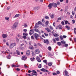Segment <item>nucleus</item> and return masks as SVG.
Wrapping results in <instances>:
<instances>
[{
	"label": "nucleus",
	"mask_w": 76,
	"mask_h": 76,
	"mask_svg": "<svg viewBox=\"0 0 76 76\" xmlns=\"http://www.w3.org/2000/svg\"><path fill=\"white\" fill-rule=\"evenodd\" d=\"M60 2H58V1L57 2V4H58V5H60Z\"/></svg>",
	"instance_id": "0e129e2a"
},
{
	"label": "nucleus",
	"mask_w": 76,
	"mask_h": 76,
	"mask_svg": "<svg viewBox=\"0 0 76 76\" xmlns=\"http://www.w3.org/2000/svg\"><path fill=\"white\" fill-rule=\"evenodd\" d=\"M44 34L46 37H48V34L44 33Z\"/></svg>",
	"instance_id": "a19ab883"
},
{
	"label": "nucleus",
	"mask_w": 76,
	"mask_h": 76,
	"mask_svg": "<svg viewBox=\"0 0 76 76\" xmlns=\"http://www.w3.org/2000/svg\"><path fill=\"white\" fill-rule=\"evenodd\" d=\"M43 63H44L45 64H47V61L46 60H45L43 61Z\"/></svg>",
	"instance_id": "412c9836"
},
{
	"label": "nucleus",
	"mask_w": 76,
	"mask_h": 76,
	"mask_svg": "<svg viewBox=\"0 0 76 76\" xmlns=\"http://www.w3.org/2000/svg\"><path fill=\"white\" fill-rule=\"evenodd\" d=\"M20 69H19L18 68H17L16 69V70H17V71H20Z\"/></svg>",
	"instance_id": "13d9d810"
},
{
	"label": "nucleus",
	"mask_w": 76,
	"mask_h": 76,
	"mask_svg": "<svg viewBox=\"0 0 76 76\" xmlns=\"http://www.w3.org/2000/svg\"><path fill=\"white\" fill-rule=\"evenodd\" d=\"M9 17H8V18L5 17V19H6V20H9Z\"/></svg>",
	"instance_id": "de8ad7c7"
},
{
	"label": "nucleus",
	"mask_w": 76,
	"mask_h": 76,
	"mask_svg": "<svg viewBox=\"0 0 76 76\" xmlns=\"http://www.w3.org/2000/svg\"><path fill=\"white\" fill-rule=\"evenodd\" d=\"M64 73L65 75V76H67V75H68V72L66 70L64 71Z\"/></svg>",
	"instance_id": "6ab92c4d"
},
{
	"label": "nucleus",
	"mask_w": 76,
	"mask_h": 76,
	"mask_svg": "<svg viewBox=\"0 0 76 76\" xmlns=\"http://www.w3.org/2000/svg\"><path fill=\"white\" fill-rule=\"evenodd\" d=\"M60 38L61 39V40H63V37H62V36H60Z\"/></svg>",
	"instance_id": "a18cd8bd"
},
{
	"label": "nucleus",
	"mask_w": 76,
	"mask_h": 76,
	"mask_svg": "<svg viewBox=\"0 0 76 76\" xmlns=\"http://www.w3.org/2000/svg\"><path fill=\"white\" fill-rule=\"evenodd\" d=\"M42 67V66H41V64H39L38 66L39 68H41Z\"/></svg>",
	"instance_id": "49530a36"
},
{
	"label": "nucleus",
	"mask_w": 76,
	"mask_h": 76,
	"mask_svg": "<svg viewBox=\"0 0 76 76\" xmlns=\"http://www.w3.org/2000/svg\"><path fill=\"white\" fill-rule=\"evenodd\" d=\"M48 49L49 50V51H51V47L50 46H49L48 47Z\"/></svg>",
	"instance_id": "473e14b6"
},
{
	"label": "nucleus",
	"mask_w": 76,
	"mask_h": 76,
	"mask_svg": "<svg viewBox=\"0 0 76 76\" xmlns=\"http://www.w3.org/2000/svg\"><path fill=\"white\" fill-rule=\"evenodd\" d=\"M40 9V7L39 6H38L36 7H34V10H39Z\"/></svg>",
	"instance_id": "f03ea898"
},
{
	"label": "nucleus",
	"mask_w": 76,
	"mask_h": 76,
	"mask_svg": "<svg viewBox=\"0 0 76 76\" xmlns=\"http://www.w3.org/2000/svg\"><path fill=\"white\" fill-rule=\"evenodd\" d=\"M31 72H32V73H37V72H36V71H35V70H33L31 71Z\"/></svg>",
	"instance_id": "c85d7f7f"
},
{
	"label": "nucleus",
	"mask_w": 76,
	"mask_h": 76,
	"mask_svg": "<svg viewBox=\"0 0 76 76\" xmlns=\"http://www.w3.org/2000/svg\"><path fill=\"white\" fill-rule=\"evenodd\" d=\"M34 48V47L32 45H30L29 47V49L31 50H32Z\"/></svg>",
	"instance_id": "dca6fc26"
},
{
	"label": "nucleus",
	"mask_w": 76,
	"mask_h": 76,
	"mask_svg": "<svg viewBox=\"0 0 76 76\" xmlns=\"http://www.w3.org/2000/svg\"><path fill=\"white\" fill-rule=\"evenodd\" d=\"M63 38H66V37H67V36H66L63 35Z\"/></svg>",
	"instance_id": "052dcab7"
},
{
	"label": "nucleus",
	"mask_w": 76,
	"mask_h": 76,
	"mask_svg": "<svg viewBox=\"0 0 76 76\" xmlns=\"http://www.w3.org/2000/svg\"><path fill=\"white\" fill-rule=\"evenodd\" d=\"M56 73V75H57V74H59V73H60V72L57 71Z\"/></svg>",
	"instance_id": "774afa93"
},
{
	"label": "nucleus",
	"mask_w": 76,
	"mask_h": 76,
	"mask_svg": "<svg viewBox=\"0 0 76 76\" xmlns=\"http://www.w3.org/2000/svg\"><path fill=\"white\" fill-rule=\"evenodd\" d=\"M41 71H42V72H44L45 71V69L44 68H42L40 69Z\"/></svg>",
	"instance_id": "2f4dec72"
},
{
	"label": "nucleus",
	"mask_w": 76,
	"mask_h": 76,
	"mask_svg": "<svg viewBox=\"0 0 76 76\" xmlns=\"http://www.w3.org/2000/svg\"><path fill=\"white\" fill-rule=\"evenodd\" d=\"M57 44L59 45V46H60L61 45V42H58L57 43Z\"/></svg>",
	"instance_id": "4c0bfd02"
},
{
	"label": "nucleus",
	"mask_w": 76,
	"mask_h": 76,
	"mask_svg": "<svg viewBox=\"0 0 76 76\" xmlns=\"http://www.w3.org/2000/svg\"><path fill=\"white\" fill-rule=\"evenodd\" d=\"M34 37L36 39H37H37H38V37H39V35L37 33L34 34Z\"/></svg>",
	"instance_id": "20e7f679"
},
{
	"label": "nucleus",
	"mask_w": 76,
	"mask_h": 76,
	"mask_svg": "<svg viewBox=\"0 0 76 76\" xmlns=\"http://www.w3.org/2000/svg\"><path fill=\"white\" fill-rule=\"evenodd\" d=\"M61 42L62 44H66V42L64 40L61 41Z\"/></svg>",
	"instance_id": "aec40b11"
},
{
	"label": "nucleus",
	"mask_w": 76,
	"mask_h": 76,
	"mask_svg": "<svg viewBox=\"0 0 76 76\" xmlns=\"http://www.w3.org/2000/svg\"><path fill=\"white\" fill-rule=\"evenodd\" d=\"M61 18H58L57 21H58V20H61Z\"/></svg>",
	"instance_id": "864d4df0"
},
{
	"label": "nucleus",
	"mask_w": 76,
	"mask_h": 76,
	"mask_svg": "<svg viewBox=\"0 0 76 76\" xmlns=\"http://www.w3.org/2000/svg\"><path fill=\"white\" fill-rule=\"evenodd\" d=\"M72 15H73V16L75 15V12H74L73 11H72Z\"/></svg>",
	"instance_id": "680f3d73"
},
{
	"label": "nucleus",
	"mask_w": 76,
	"mask_h": 76,
	"mask_svg": "<svg viewBox=\"0 0 76 76\" xmlns=\"http://www.w3.org/2000/svg\"><path fill=\"white\" fill-rule=\"evenodd\" d=\"M31 75H34V76H37L38 75V74L37 73H31Z\"/></svg>",
	"instance_id": "c756f323"
},
{
	"label": "nucleus",
	"mask_w": 76,
	"mask_h": 76,
	"mask_svg": "<svg viewBox=\"0 0 76 76\" xmlns=\"http://www.w3.org/2000/svg\"><path fill=\"white\" fill-rule=\"evenodd\" d=\"M44 43H47V44H49V41H48V39H44Z\"/></svg>",
	"instance_id": "1a4fd4ad"
},
{
	"label": "nucleus",
	"mask_w": 76,
	"mask_h": 76,
	"mask_svg": "<svg viewBox=\"0 0 76 76\" xmlns=\"http://www.w3.org/2000/svg\"><path fill=\"white\" fill-rule=\"evenodd\" d=\"M72 23H75V20H72Z\"/></svg>",
	"instance_id": "603ef678"
},
{
	"label": "nucleus",
	"mask_w": 76,
	"mask_h": 76,
	"mask_svg": "<svg viewBox=\"0 0 76 76\" xmlns=\"http://www.w3.org/2000/svg\"><path fill=\"white\" fill-rule=\"evenodd\" d=\"M45 29L46 30H47V31L48 32H50V29H49V28H45Z\"/></svg>",
	"instance_id": "f3484780"
},
{
	"label": "nucleus",
	"mask_w": 76,
	"mask_h": 76,
	"mask_svg": "<svg viewBox=\"0 0 76 76\" xmlns=\"http://www.w3.org/2000/svg\"><path fill=\"white\" fill-rule=\"evenodd\" d=\"M50 17L51 18H54V14H53L52 15L50 16Z\"/></svg>",
	"instance_id": "c03bdc74"
},
{
	"label": "nucleus",
	"mask_w": 76,
	"mask_h": 76,
	"mask_svg": "<svg viewBox=\"0 0 76 76\" xmlns=\"http://www.w3.org/2000/svg\"><path fill=\"white\" fill-rule=\"evenodd\" d=\"M52 5L54 7H57V4L56 3H53L52 4Z\"/></svg>",
	"instance_id": "9d476101"
},
{
	"label": "nucleus",
	"mask_w": 76,
	"mask_h": 76,
	"mask_svg": "<svg viewBox=\"0 0 76 76\" xmlns=\"http://www.w3.org/2000/svg\"><path fill=\"white\" fill-rule=\"evenodd\" d=\"M54 37H59V34H55L54 35Z\"/></svg>",
	"instance_id": "4be33fe9"
},
{
	"label": "nucleus",
	"mask_w": 76,
	"mask_h": 76,
	"mask_svg": "<svg viewBox=\"0 0 76 76\" xmlns=\"http://www.w3.org/2000/svg\"><path fill=\"white\" fill-rule=\"evenodd\" d=\"M27 56H29L30 54V51L28 50L26 52Z\"/></svg>",
	"instance_id": "ddd939ff"
},
{
	"label": "nucleus",
	"mask_w": 76,
	"mask_h": 76,
	"mask_svg": "<svg viewBox=\"0 0 76 76\" xmlns=\"http://www.w3.org/2000/svg\"><path fill=\"white\" fill-rule=\"evenodd\" d=\"M53 75H54V76L57 75V73H56L53 72Z\"/></svg>",
	"instance_id": "09e8293b"
},
{
	"label": "nucleus",
	"mask_w": 76,
	"mask_h": 76,
	"mask_svg": "<svg viewBox=\"0 0 76 76\" xmlns=\"http://www.w3.org/2000/svg\"><path fill=\"white\" fill-rule=\"evenodd\" d=\"M22 60H26V56H23L22 58Z\"/></svg>",
	"instance_id": "6e6552de"
},
{
	"label": "nucleus",
	"mask_w": 76,
	"mask_h": 76,
	"mask_svg": "<svg viewBox=\"0 0 76 76\" xmlns=\"http://www.w3.org/2000/svg\"><path fill=\"white\" fill-rule=\"evenodd\" d=\"M38 24H39L40 25H41L42 24V23H41V21H39L38 22Z\"/></svg>",
	"instance_id": "4d7b16f0"
},
{
	"label": "nucleus",
	"mask_w": 76,
	"mask_h": 76,
	"mask_svg": "<svg viewBox=\"0 0 76 76\" xmlns=\"http://www.w3.org/2000/svg\"><path fill=\"white\" fill-rule=\"evenodd\" d=\"M34 46L35 47H37V45L36 44V43H34Z\"/></svg>",
	"instance_id": "6e6d98bb"
},
{
	"label": "nucleus",
	"mask_w": 76,
	"mask_h": 76,
	"mask_svg": "<svg viewBox=\"0 0 76 76\" xmlns=\"http://www.w3.org/2000/svg\"><path fill=\"white\" fill-rule=\"evenodd\" d=\"M19 16H20V14H17L15 16L13 17V18H18V17H19Z\"/></svg>",
	"instance_id": "f8f14e48"
},
{
	"label": "nucleus",
	"mask_w": 76,
	"mask_h": 76,
	"mask_svg": "<svg viewBox=\"0 0 76 76\" xmlns=\"http://www.w3.org/2000/svg\"><path fill=\"white\" fill-rule=\"evenodd\" d=\"M2 37L3 38H7V35L6 34H2Z\"/></svg>",
	"instance_id": "9b49d317"
},
{
	"label": "nucleus",
	"mask_w": 76,
	"mask_h": 76,
	"mask_svg": "<svg viewBox=\"0 0 76 76\" xmlns=\"http://www.w3.org/2000/svg\"><path fill=\"white\" fill-rule=\"evenodd\" d=\"M34 30L36 32H39V30L37 28H35Z\"/></svg>",
	"instance_id": "a878e982"
},
{
	"label": "nucleus",
	"mask_w": 76,
	"mask_h": 76,
	"mask_svg": "<svg viewBox=\"0 0 76 76\" xmlns=\"http://www.w3.org/2000/svg\"><path fill=\"white\" fill-rule=\"evenodd\" d=\"M52 6H53V4H50L48 6L50 9L52 8Z\"/></svg>",
	"instance_id": "0eeeda50"
},
{
	"label": "nucleus",
	"mask_w": 76,
	"mask_h": 76,
	"mask_svg": "<svg viewBox=\"0 0 76 76\" xmlns=\"http://www.w3.org/2000/svg\"><path fill=\"white\" fill-rule=\"evenodd\" d=\"M16 41H17V42H18V41H19V39L17 37H16Z\"/></svg>",
	"instance_id": "58836bf2"
},
{
	"label": "nucleus",
	"mask_w": 76,
	"mask_h": 76,
	"mask_svg": "<svg viewBox=\"0 0 76 76\" xmlns=\"http://www.w3.org/2000/svg\"><path fill=\"white\" fill-rule=\"evenodd\" d=\"M34 52L35 54H39V53H40V52L39 51V49H37L35 50Z\"/></svg>",
	"instance_id": "39448f33"
},
{
	"label": "nucleus",
	"mask_w": 76,
	"mask_h": 76,
	"mask_svg": "<svg viewBox=\"0 0 76 76\" xmlns=\"http://www.w3.org/2000/svg\"><path fill=\"white\" fill-rule=\"evenodd\" d=\"M23 31H24V32H26V31H27V30L26 29H23Z\"/></svg>",
	"instance_id": "338daca9"
},
{
	"label": "nucleus",
	"mask_w": 76,
	"mask_h": 76,
	"mask_svg": "<svg viewBox=\"0 0 76 76\" xmlns=\"http://www.w3.org/2000/svg\"><path fill=\"white\" fill-rule=\"evenodd\" d=\"M16 44L12 43L10 45V48H13V47H15V46H16Z\"/></svg>",
	"instance_id": "f257e3e1"
},
{
	"label": "nucleus",
	"mask_w": 76,
	"mask_h": 76,
	"mask_svg": "<svg viewBox=\"0 0 76 76\" xmlns=\"http://www.w3.org/2000/svg\"><path fill=\"white\" fill-rule=\"evenodd\" d=\"M23 38H24V39H26V36H23Z\"/></svg>",
	"instance_id": "e433bc0d"
},
{
	"label": "nucleus",
	"mask_w": 76,
	"mask_h": 76,
	"mask_svg": "<svg viewBox=\"0 0 76 76\" xmlns=\"http://www.w3.org/2000/svg\"><path fill=\"white\" fill-rule=\"evenodd\" d=\"M30 31L31 32H32V33H34V30L33 29H31L30 30Z\"/></svg>",
	"instance_id": "72a5a7b5"
},
{
	"label": "nucleus",
	"mask_w": 76,
	"mask_h": 76,
	"mask_svg": "<svg viewBox=\"0 0 76 76\" xmlns=\"http://www.w3.org/2000/svg\"><path fill=\"white\" fill-rule=\"evenodd\" d=\"M31 38L32 39H35V38H34V37L33 36H31Z\"/></svg>",
	"instance_id": "bf43d9fd"
},
{
	"label": "nucleus",
	"mask_w": 76,
	"mask_h": 76,
	"mask_svg": "<svg viewBox=\"0 0 76 76\" xmlns=\"http://www.w3.org/2000/svg\"><path fill=\"white\" fill-rule=\"evenodd\" d=\"M36 60L38 62H39V63L41 61V60H40V58L38 56H37L36 58Z\"/></svg>",
	"instance_id": "423d86ee"
},
{
	"label": "nucleus",
	"mask_w": 76,
	"mask_h": 76,
	"mask_svg": "<svg viewBox=\"0 0 76 76\" xmlns=\"http://www.w3.org/2000/svg\"><path fill=\"white\" fill-rule=\"evenodd\" d=\"M12 67H18V66H16L14 64L12 65Z\"/></svg>",
	"instance_id": "7c9ffc66"
},
{
	"label": "nucleus",
	"mask_w": 76,
	"mask_h": 76,
	"mask_svg": "<svg viewBox=\"0 0 76 76\" xmlns=\"http://www.w3.org/2000/svg\"><path fill=\"white\" fill-rule=\"evenodd\" d=\"M10 57H11V56H10V55H8L7 57V58H8V59H10Z\"/></svg>",
	"instance_id": "393cba45"
},
{
	"label": "nucleus",
	"mask_w": 76,
	"mask_h": 76,
	"mask_svg": "<svg viewBox=\"0 0 76 76\" xmlns=\"http://www.w3.org/2000/svg\"><path fill=\"white\" fill-rule=\"evenodd\" d=\"M61 24L62 25H64V21H63L61 22Z\"/></svg>",
	"instance_id": "37998d69"
},
{
	"label": "nucleus",
	"mask_w": 76,
	"mask_h": 76,
	"mask_svg": "<svg viewBox=\"0 0 76 76\" xmlns=\"http://www.w3.org/2000/svg\"><path fill=\"white\" fill-rule=\"evenodd\" d=\"M45 25H48V23H49V22L48 21H46L45 22Z\"/></svg>",
	"instance_id": "cd10ccee"
},
{
	"label": "nucleus",
	"mask_w": 76,
	"mask_h": 76,
	"mask_svg": "<svg viewBox=\"0 0 76 76\" xmlns=\"http://www.w3.org/2000/svg\"><path fill=\"white\" fill-rule=\"evenodd\" d=\"M35 58L34 57L30 58V60L31 61H34L35 60Z\"/></svg>",
	"instance_id": "4468645a"
},
{
	"label": "nucleus",
	"mask_w": 76,
	"mask_h": 76,
	"mask_svg": "<svg viewBox=\"0 0 76 76\" xmlns=\"http://www.w3.org/2000/svg\"><path fill=\"white\" fill-rule=\"evenodd\" d=\"M37 26H38V23H36L35 25V28H38Z\"/></svg>",
	"instance_id": "e2e57ef3"
},
{
	"label": "nucleus",
	"mask_w": 76,
	"mask_h": 76,
	"mask_svg": "<svg viewBox=\"0 0 76 76\" xmlns=\"http://www.w3.org/2000/svg\"><path fill=\"white\" fill-rule=\"evenodd\" d=\"M55 39L56 41H59V37H58L57 38H56Z\"/></svg>",
	"instance_id": "8fccbe9b"
},
{
	"label": "nucleus",
	"mask_w": 76,
	"mask_h": 76,
	"mask_svg": "<svg viewBox=\"0 0 76 76\" xmlns=\"http://www.w3.org/2000/svg\"><path fill=\"white\" fill-rule=\"evenodd\" d=\"M65 44V46L67 47L68 46V44Z\"/></svg>",
	"instance_id": "69168bd1"
},
{
	"label": "nucleus",
	"mask_w": 76,
	"mask_h": 76,
	"mask_svg": "<svg viewBox=\"0 0 76 76\" xmlns=\"http://www.w3.org/2000/svg\"><path fill=\"white\" fill-rule=\"evenodd\" d=\"M45 18L46 19H49V17L48 16H45Z\"/></svg>",
	"instance_id": "f704fd0d"
},
{
	"label": "nucleus",
	"mask_w": 76,
	"mask_h": 76,
	"mask_svg": "<svg viewBox=\"0 0 76 76\" xmlns=\"http://www.w3.org/2000/svg\"><path fill=\"white\" fill-rule=\"evenodd\" d=\"M18 26V23H15L13 25L12 28V29H15Z\"/></svg>",
	"instance_id": "7ed1b4c3"
},
{
	"label": "nucleus",
	"mask_w": 76,
	"mask_h": 76,
	"mask_svg": "<svg viewBox=\"0 0 76 76\" xmlns=\"http://www.w3.org/2000/svg\"><path fill=\"white\" fill-rule=\"evenodd\" d=\"M49 28L50 29H51V30H53V27L51 26H49Z\"/></svg>",
	"instance_id": "c9c22d12"
},
{
	"label": "nucleus",
	"mask_w": 76,
	"mask_h": 76,
	"mask_svg": "<svg viewBox=\"0 0 76 76\" xmlns=\"http://www.w3.org/2000/svg\"><path fill=\"white\" fill-rule=\"evenodd\" d=\"M16 52L17 54H18V55H20V52H19V50H17Z\"/></svg>",
	"instance_id": "5701e85b"
},
{
	"label": "nucleus",
	"mask_w": 76,
	"mask_h": 76,
	"mask_svg": "<svg viewBox=\"0 0 76 76\" xmlns=\"http://www.w3.org/2000/svg\"><path fill=\"white\" fill-rule=\"evenodd\" d=\"M68 21L67 20H66L65 21V25H67L68 23Z\"/></svg>",
	"instance_id": "ea45409f"
},
{
	"label": "nucleus",
	"mask_w": 76,
	"mask_h": 76,
	"mask_svg": "<svg viewBox=\"0 0 76 76\" xmlns=\"http://www.w3.org/2000/svg\"><path fill=\"white\" fill-rule=\"evenodd\" d=\"M53 41L54 42V43H56V41L55 40V39L54 38L53 39Z\"/></svg>",
	"instance_id": "3c124183"
},
{
	"label": "nucleus",
	"mask_w": 76,
	"mask_h": 76,
	"mask_svg": "<svg viewBox=\"0 0 76 76\" xmlns=\"http://www.w3.org/2000/svg\"><path fill=\"white\" fill-rule=\"evenodd\" d=\"M65 28H67V29H68V30H69V29H70V27L69 26H65Z\"/></svg>",
	"instance_id": "a211bd4d"
},
{
	"label": "nucleus",
	"mask_w": 76,
	"mask_h": 76,
	"mask_svg": "<svg viewBox=\"0 0 76 76\" xmlns=\"http://www.w3.org/2000/svg\"><path fill=\"white\" fill-rule=\"evenodd\" d=\"M31 53L33 56H35V54L34 53V52L33 51H31Z\"/></svg>",
	"instance_id": "b1692460"
},
{
	"label": "nucleus",
	"mask_w": 76,
	"mask_h": 76,
	"mask_svg": "<svg viewBox=\"0 0 76 76\" xmlns=\"http://www.w3.org/2000/svg\"><path fill=\"white\" fill-rule=\"evenodd\" d=\"M58 28L59 29H62V26L61 25H59L58 26Z\"/></svg>",
	"instance_id": "bb28decb"
},
{
	"label": "nucleus",
	"mask_w": 76,
	"mask_h": 76,
	"mask_svg": "<svg viewBox=\"0 0 76 76\" xmlns=\"http://www.w3.org/2000/svg\"><path fill=\"white\" fill-rule=\"evenodd\" d=\"M23 35H25V36H28V34H25V33H23Z\"/></svg>",
	"instance_id": "79ce46f5"
},
{
	"label": "nucleus",
	"mask_w": 76,
	"mask_h": 76,
	"mask_svg": "<svg viewBox=\"0 0 76 76\" xmlns=\"http://www.w3.org/2000/svg\"><path fill=\"white\" fill-rule=\"evenodd\" d=\"M48 64L49 65V66H52L53 63L51 62H50L48 63Z\"/></svg>",
	"instance_id": "2eb2a0df"
},
{
	"label": "nucleus",
	"mask_w": 76,
	"mask_h": 76,
	"mask_svg": "<svg viewBox=\"0 0 76 76\" xmlns=\"http://www.w3.org/2000/svg\"><path fill=\"white\" fill-rule=\"evenodd\" d=\"M9 52H10V51H9V50H7V51H6V53H7V54H8V53H9Z\"/></svg>",
	"instance_id": "5fc2aeb1"
}]
</instances>
